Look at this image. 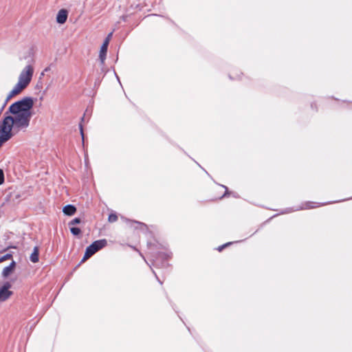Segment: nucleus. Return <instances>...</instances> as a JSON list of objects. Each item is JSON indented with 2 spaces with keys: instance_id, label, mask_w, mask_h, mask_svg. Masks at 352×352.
<instances>
[{
  "instance_id": "obj_23",
  "label": "nucleus",
  "mask_w": 352,
  "mask_h": 352,
  "mask_svg": "<svg viewBox=\"0 0 352 352\" xmlns=\"http://www.w3.org/2000/svg\"><path fill=\"white\" fill-rule=\"evenodd\" d=\"M153 273L155 274V277H156V279L157 280V281L160 283V285H162V281L158 278V276H157L154 270H153Z\"/></svg>"
},
{
  "instance_id": "obj_13",
  "label": "nucleus",
  "mask_w": 352,
  "mask_h": 352,
  "mask_svg": "<svg viewBox=\"0 0 352 352\" xmlns=\"http://www.w3.org/2000/svg\"><path fill=\"white\" fill-rule=\"evenodd\" d=\"M30 260L34 263H36L39 260V249L38 247L35 246L33 249V252L30 254Z\"/></svg>"
},
{
  "instance_id": "obj_11",
  "label": "nucleus",
  "mask_w": 352,
  "mask_h": 352,
  "mask_svg": "<svg viewBox=\"0 0 352 352\" xmlns=\"http://www.w3.org/2000/svg\"><path fill=\"white\" fill-rule=\"evenodd\" d=\"M16 266V263L14 261H12L8 266H6L3 268L1 275L6 278H8L14 270Z\"/></svg>"
},
{
  "instance_id": "obj_12",
  "label": "nucleus",
  "mask_w": 352,
  "mask_h": 352,
  "mask_svg": "<svg viewBox=\"0 0 352 352\" xmlns=\"http://www.w3.org/2000/svg\"><path fill=\"white\" fill-rule=\"evenodd\" d=\"M76 208L73 204H67L63 208V212L67 216H72L76 213Z\"/></svg>"
},
{
  "instance_id": "obj_27",
  "label": "nucleus",
  "mask_w": 352,
  "mask_h": 352,
  "mask_svg": "<svg viewBox=\"0 0 352 352\" xmlns=\"http://www.w3.org/2000/svg\"><path fill=\"white\" fill-rule=\"evenodd\" d=\"M115 76H116V78H117L118 80H119L120 78L116 72H115Z\"/></svg>"
},
{
  "instance_id": "obj_6",
  "label": "nucleus",
  "mask_w": 352,
  "mask_h": 352,
  "mask_svg": "<svg viewBox=\"0 0 352 352\" xmlns=\"http://www.w3.org/2000/svg\"><path fill=\"white\" fill-rule=\"evenodd\" d=\"M11 286L9 282L3 283V286L0 288V301L6 300L12 294V292L9 290Z\"/></svg>"
},
{
  "instance_id": "obj_8",
  "label": "nucleus",
  "mask_w": 352,
  "mask_h": 352,
  "mask_svg": "<svg viewBox=\"0 0 352 352\" xmlns=\"http://www.w3.org/2000/svg\"><path fill=\"white\" fill-rule=\"evenodd\" d=\"M24 89L21 87V86L19 85L18 84H16L14 88L11 90V91L9 93V94L7 96L4 102L3 106H6L7 102L14 96L18 95L20 94Z\"/></svg>"
},
{
  "instance_id": "obj_2",
  "label": "nucleus",
  "mask_w": 352,
  "mask_h": 352,
  "mask_svg": "<svg viewBox=\"0 0 352 352\" xmlns=\"http://www.w3.org/2000/svg\"><path fill=\"white\" fill-rule=\"evenodd\" d=\"M171 256L172 253L170 252H157L154 256L152 265L157 268H168L169 267L168 261L171 257Z\"/></svg>"
},
{
  "instance_id": "obj_25",
  "label": "nucleus",
  "mask_w": 352,
  "mask_h": 352,
  "mask_svg": "<svg viewBox=\"0 0 352 352\" xmlns=\"http://www.w3.org/2000/svg\"><path fill=\"white\" fill-rule=\"evenodd\" d=\"M147 245L148 246L149 248H151L152 246H154L155 245L153 244L151 242H148Z\"/></svg>"
},
{
  "instance_id": "obj_9",
  "label": "nucleus",
  "mask_w": 352,
  "mask_h": 352,
  "mask_svg": "<svg viewBox=\"0 0 352 352\" xmlns=\"http://www.w3.org/2000/svg\"><path fill=\"white\" fill-rule=\"evenodd\" d=\"M126 221L131 223V226H133V224L136 226L134 227L136 230H140L142 232H148V228L146 224L144 223L138 221H132L128 219H126Z\"/></svg>"
},
{
  "instance_id": "obj_3",
  "label": "nucleus",
  "mask_w": 352,
  "mask_h": 352,
  "mask_svg": "<svg viewBox=\"0 0 352 352\" xmlns=\"http://www.w3.org/2000/svg\"><path fill=\"white\" fill-rule=\"evenodd\" d=\"M34 74V68L31 65H28L21 71L19 76V81L16 84L25 89L30 83Z\"/></svg>"
},
{
  "instance_id": "obj_7",
  "label": "nucleus",
  "mask_w": 352,
  "mask_h": 352,
  "mask_svg": "<svg viewBox=\"0 0 352 352\" xmlns=\"http://www.w3.org/2000/svg\"><path fill=\"white\" fill-rule=\"evenodd\" d=\"M322 205H323V204H319V203L312 202V201H307L305 204H302V206L299 208L293 209L292 208H289L286 209L285 211H282L280 213L284 214L286 212H290L298 210L310 209V208H316V207H318V206H320Z\"/></svg>"
},
{
  "instance_id": "obj_28",
  "label": "nucleus",
  "mask_w": 352,
  "mask_h": 352,
  "mask_svg": "<svg viewBox=\"0 0 352 352\" xmlns=\"http://www.w3.org/2000/svg\"><path fill=\"white\" fill-rule=\"evenodd\" d=\"M2 214H3V211L0 209V218L1 217Z\"/></svg>"
},
{
  "instance_id": "obj_15",
  "label": "nucleus",
  "mask_w": 352,
  "mask_h": 352,
  "mask_svg": "<svg viewBox=\"0 0 352 352\" xmlns=\"http://www.w3.org/2000/svg\"><path fill=\"white\" fill-rule=\"evenodd\" d=\"M69 230H70V232L74 235V236H79L82 231H81V229L78 227H76V226H69Z\"/></svg>"
},
{
  "instance_id": "obj_20",
  "label": "nucleus",
  "mask_w": 352,
  "mask_h": 352,
  "mask_svg": "<svg viewBox=\"0 0 352 352\" xmlns=\"http://www.w3.org/2000/svg\"><path fill=\"white\" fill-rule=\"evenodd\" d=\"M234 242H228V243H226L220 246H219L217 250L219 251V252H221L222 251L224 248H226V247H228L229 245H232V243H234Z\"/></svg>"
},
{
  "instance_id": "obj_1",
  "label": "nucleus",
  "mask_w": 352,
  "mask_h": 352,
  "mask_svg": "<svg viewBox=\"0 0 352 352\" xmlns=\"http://www.w3.org/2000/svg\"><path fill=\"white\" fill-rule=\"evenodd\" d=\"M33 107L34 98L30 96L23 97L9 107L0 122V147L12 138V129L21 130L29 126Z\"/></svg>"
},
{
  "instance_id": "obj_4",
  "label": "nucleus",
  "mask_w": 352,
  "mask_h": 352,
  "mask_svg": "<svg viewBox=\"0 0 352 352\" xmlns=\"http://www.w3.org/2000/svg\"><path fill=\"white\" fill-rule=\"evenodd\" d=\"M107 245V241L105 239L94 241L86 248V257L92 256L97 252L104 248Z\"/></svg>"
},
{
  "instance_id": "obj_29",
  "label": "nucleus",
  "mask_w": 352,
  "mask_h": 352,
  "mask_svg": "<svg viewBox=\"0 0 352 352\" xmlns=\"http://www.w3.org/2000/svg\"><path fill=\"white\" fill-rule=\"evenodd\" d=\"M229 78H230L231 80H232V79H233V78H232V76L231 75H229Z\"/></svg>"
},
{
  "instance_id": "obj_10",
  "label": "nucleus",
  "mask_w": 352,
  "mask_h": 352,
  "mask_svg": "<svg viewBox=\"0 0 352 352\" xmlns=\"http://www.w3.org/2000/svg\"><path fill=\"white\" fill-rule=\"evenodd\" d=\"M68 17V11L66 9H60L56 14V22L59 24H64Z\"/></svg>"
},
{
  "instance_id": "obj_19",
  "label": "nucleus",
  "mask_w": 352,
  "mask_h": 352,
  "mask_svg": "<svg viewBox=\"0 0 352 352\" xmlns=\"http://www.w3.org/2000/svg\"><path fill=\"white\" fill-rule=\"evenodd\" d=\"M118 220V216L115 213H111L108 217V221L110 223H113Z\"/></svg>"
},
{
  "instance_id": "obj_17",
  "label": "nucleus",
  "mask_w": 352,
  "mask_h": 352,
  "mask_svg": "<svg viewBox=\"0 0 352 352\" xmlns=\"http://www.w3.org/2000/svg\"><path fill=\"white\" fill-rule=\"evenodd\" d=\"M84 119H85V117L82 116L81 118V122L79 123V125H78L83 144H84V141H85V134L83 132V126H82V122L84 121Z\"/></svg>"
},
{
  "instance_id": "obj_21",
  "label": "nucleus",
  "mask_w": 352,
  "mask_h": 352,
  "mask_svg": "<svg viewBox=\"0 0 352 352\" xmlns=\"http://www.w3.org/2000/svg\"><path fill=\"white\" fill-rule=\"evenodd\" d=\"M5 182L4 172L3 169L0 168V186Z\"/></svg>"
},
{
  "instance_id": "obj_5",
  "label": "nucleus",
  "mask_w": 352,
  "mask_h": 352,
  "mask_svg": "<svg viewBox=\"0 0 352 352\" xmlns=\"http://www.w3.org/2000/svg\"><path fill=\"white\" fill-rule=\"evenodd\" d=\"M113 32L108 34L105 39L104 40L100 50L99 59L102 65H104V61L107 56L108 46L109 41L111 39Z\"/></svg>"
},
{
  "instance_id": "obj_18",
  "label": "nucleus",
  "mask_w": 352,
  "mask_h": 352,
  "mask_svg": "<svg viewBox=\"0 0 352 352\" xmlns=\"http://www.w3.org/2000/svg\"><path fill=\"white\" fill-rule=\"evenodd\" d=\"M12 258V253H7L5 255L0 257V263L4 262L6 260H9Z\"/></svg>"
},
{
  "instance_id": "obj_22",
  "label": "nucleus",
  "mask_w": 352,
  "mask_h": 352,
  "mask_svg": "<svg viewBox=\"0 0 352 352\" xmlns=\"http://www.w3.org/2000/svg\"><path fill=\"white\" fill-rule=\"evenodd\" d=\"M52 65H50V66L47 67L44 70L43 72L41 73V76H43L44 75V73L45 72H47L50 70V67H51Z\"/></svg>"
},
{
  "instance_id": "obj_14",
  "label": "nucleus",
  "mask_w": 352,
  "mask_h": 352,
  "mask_svg": "<svg viewBox=\"0 0 352 352\" xmlns=\"http://www.w3.org/2000/svg\"><path fill=\"white\" fill-rule=\"evenodd\" d=\"M223 188H225V192L224 194L221 196V198H223V197H228V195H232V196L234 197H236V198H238L239 197V195L236 193V192H230L228 190V188L227 186H224V185H221Z\"/></svg>"
},
{
  "instance_id": "obj_26",
  "label": "nucleus",
  "mask_w": 352,
  "mask_h": 352,
  "mask_svg": "<svg viewBox=\"0 0 352 352\" xmlns=\"http://www.w3.org/2000/svg\"><path fill=\"white\" fill-rule=\"evenodd\" d=\"M6 106H3V104L2 105L1 108L0 109V114L1 113L3 109H4Z\"/></svg>"
},
{
  "instance_id": "obj_24",
  "label": "nucleus",
  "mask_w": 352,
  "mask_h": 352,
  "mask_svg": "<svg viewBox=\"0 0 352 352\" xmlns=\"http://www.w3.org/2000/svg\"><path fill=\"white\" fill-rule=\"evenodd\" d=\"M89 257H86V251L85 252V254H84V256L82 258V259L80 261V263L84 262L85 261H86L87 258H89Z\"/></svg>"
},
{
  "instance_id": "obj_16",
  "label": "nucleus",
  "mask_w": 352,
  "mask_h": 352,
  "mask_svg": "<svg viewBox=\"0 0 352 352\" xmlns=\"http://www.w3.org/2000/svg\"><path fill=\"white\" fill-rule=\"evenodd\" d=\"M81 222V218L75 217L68 223V226H74L75 225L80 224Z\"/></svg>"
}]
</instances>
